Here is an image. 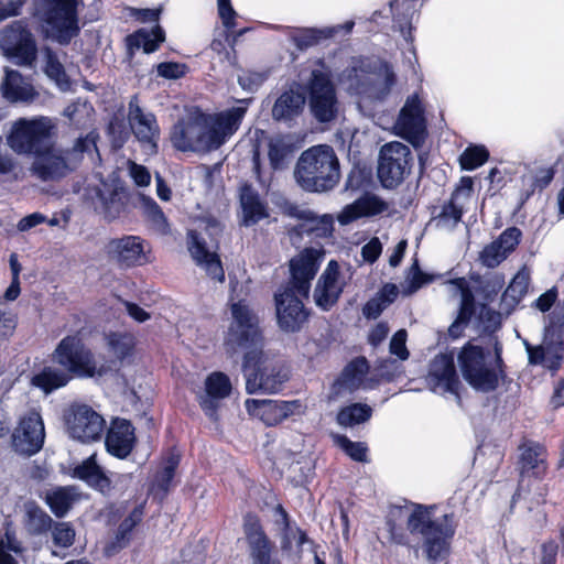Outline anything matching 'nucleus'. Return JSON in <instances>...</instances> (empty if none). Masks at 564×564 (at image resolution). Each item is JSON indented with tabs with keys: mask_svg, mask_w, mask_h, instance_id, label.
<instances>
[{
	"mask_svg": "<svg viewBox=\"0 0 564 564\" xmlns=\"http://www.w3.org/2000/svg\"><path fill=\"white\" fill-rule=\"evenodd\" d=\"M109 257L123 267L141 265L148 261V246L138 236L112 239L107 245Z\"/></svg>",
	"mask_w": 564,
	"mask_h": 564,
	"instance_id": "21",
	"label": "nucleus"
},
{
	"mask_svg": "<svg viewBox=\"0 0 564 564\" xmlns=\"http://www.w3.org/2000/svg\"><path fill=\"white\" fill-rule=\"evenodd\" d=\"M406 332L405 329L398 330L390 341V352L398 356L401 360H405L409 357V351L405 346Z\"/></svg>",
	"mask_w": 564,
	"mask_h": 564,
	"instance_id": "61",
	"label": "nucleus"
},
{
	"mask_svg": "<svg viewBox=\"0 0 564 564\" xmlns=\"http://www.w3.org/2000/svg\"><path fill=\"white\" fill-rule=\"evenodd\" d=\"M97 455L93 454L72 469V477L87 482L89 486L101 492L110 489V478L105 474L101 466L97 463Z\"/></svg>",
	"mask_w": 564,
	"mask_h": 564,
	"instance_id": "32",
	"label": "nucleus"
},
{
	"mask_svg": "<svg viewBox=\"0 0 564 564\" xmlns=\"http://www.w3.org/2000/svg\"><path fill=\"white\" fill-rule=\"evenodd\" d=\"M51 535L56 547L67 549L74 544L76 532L69 522H54L51 528Z\"/></svg>",
	"mask_w": 564,
	"mask_h": 564,
	"instance_id": "50",
	"label": "nucleus"
},
{
	"mask_svg": "<svg viewBox=\"0 0 564 564\" xmlns=\"http://www.w3.org/2000/svg\"><path fill=\"white\" fill-rule=\"evenodd\" d=\"M45 430L41 415L30 412L22 416L11 434V445L20 455L32 456L41 451L44 444Z\"/></svg>",
	"mask_w": 564,
	"mask_h": 564,
	"instance_id": "19",
	"label": "nucleus"
},
{
	"mask_svg": "<svg viewBox=\"0 0 564 564\" xmlns=\"http://www.w3.org/2000/svg\"><path fill=\"white\" fill-rule=\"evenodd\" d=\"M56 133V124L52 118H20L12 122L7 134L8 147L20 155H35L47 145Z\"/></svg>",
	"mask_w": 564,
	"mask_h": 564,
	"instance_id": "9",
	"label": "nucleus"
},
{
	"mask_svg": "<svg viewBox=\"0 0 564 564\" xmlns=\"http://www.w3.org/2000/svg\"><path fill=\"white\" fill-rule=\"evenodd\" d=\"M187 248L197 265L218 282H224L225 273L217 253L206 245L200 234L189 230L187 234Z\"/></svg>",
	"mask_w": 564,
	"mask_h": 564,
	"instance_id": "25",
	"label": "nucleus"
},
{
	"mask_svg": "<svg viewBox=\"0 0 564 564\" xmlns=\"http://www.w3.org/2000/svg\"><path fill=\"white\" fill-rule=\"evenodd\" d=\"M141 203L143 212L152 223L153 227L161 234H166L169 230V224L160 206L153 198L147 196L141 197Z\"/></svg>",
	"mask_w": 564,
	"mask_h": 564,
	"instance_id": "49",
	"label": "nucleus"
},
{
	"mask_svg": "<svg viewBox=\"0 0 564 564\" xmlns=\"http://www.w3.org/2000/svg\"><path fill=\"white\" fill-rule=\"evenodd\" d=\"M464 379L481 392H490L498 387L502 375L500 348L496 344L495 351L467 343L457 356Z\"/></svg>",
	"mask_w": 564,
	"mask_h": 564,
	"instance_id": "7",
	"label": "nucleus"
},
{
	"mask_svg": "<svg viewBox=\"0 0 564 564\" xmlns=\"http://www.w3.org/2000/svg\"><path fill=\"white\" fill-rule=\"evenodd\" d=\"M310 108L319 122L334 120L338 112V101L329 75L322 69H314L308 82Z\"/></svg>",
	"mask_w": 564,
	"mask_h": 564,
	"instance_id": "16",
	"label": "nucleus"
},
{
	"mask_svg": "<svg viewBox=\"0 0 564 564\" xmlns=\"http://www.w3.org/2000/svg\"><path fill=\"white\" fill-rule=\"evenodd\" d=\"M107 451L118 457L126 458L135 445V434L132 424L124 419H115L106 435Z\"/></svg>",
	"mask_w": 564,
	"mask_h": 564,
	"instance_id": "29",
	"label": "nucleus"
},
{
	"mask_svg": "<svg viewBox=\"0 0 564 564\" xmlns=\"http://www.w3.org/2000/svg\"><path fill=\"white\" fill-rule=\"evenodd\" d=\"M335 443L354 460L367 462V446L361 442H352L345 435H336Z\"/></svg>",
	"mask_w": 564,
	"mask_h": 564,
	"instance_id": "53",
	"label": "nucleus"
},
{
	"mask_svg": "<svg viewBox=\"0 0 564 564\" xmlns=\"http://www.w3.org/2000/svg\"><path fill=\"white\" fill-rule=\"evenodd\" d=\"M242 529L252 564H282L276 555L274 542L267 535L257 516L246 514Z\"/></svg>",
	"mask_w": 564,
	"mask_h": 564,
	"instance_id": "18",
	"label": "nucleus"
},
{
	"mask_svg": "<svg viewBox=\"0 0 564 564\" xmlns=\"http://www.w3.org/2000/svg\"><path fill=\"white\" fill-rule=\"evenodd\" d=\"M242 368L246 377V390L250 394L278 393L289 379L288 371L282 366L267 362L263 348L259 357L248 364L247 357L243 355Z\"/></svg>",
	"mask_w": 564,
	"mask_h": 564,
	"instance_id": "12",
	"label": "nucleus"
},
{
	"mask_svg": "<svg viewBox=\"0 0 564 564\" xmlns=\"http://www.w3.org/2000/svg\"><path fill=\"white\" fill-rule=\"evenodd\" d=\"M463 204L452 199L443 205L440 214L433 218V223L437 229L451 231L462 219Z\"/></svg>",
	"mask_w": 564,
	"mask_h": 564,
	"instance_id": "42",
	"label": "nucleus"
},
{
	"mask_svg": "<svg viewBox=\"0 0 564 564\" xmlns=\"http://www.w3.org/2000/svg\"><path fill=\"white\" fill-rule=\"evenodd\" d=\"M294 177L306 192L323 193L334 188L340 172L333 148L319 144L305 150L296 163Z\"/></svg>",
	"mask_w": 564,
	"mask_h": 564,
	"instance_id": "4",
	"label": "nucleus"
},
{
	"mask_svg": "<svg viewBox=\"0 0 564 564\" xmlns=\"http://www.w3.org/2000/svg\"><path fill=\"white\" fill-rule=\"evenodd\" d=\"M489 158V152L484 145L468 147L460 155L459 162L464 170L473 171L481 166Z\"/></svg>",
	"mask_w": 564,
	"mask_h": 564,
	"instance_id": "51",
	"label": "nucleus"
},
{
	"mask_svg": "<svg viewBox=\"0 0 564 564\" xmlns=\"http://www.w3.org/2000/svg\"><path fill=\"white\" fill-rule=\"evenodd\" d=\"M45 74L53 79L62 89H66L69 85L63 65L51 51L46 52V61L44 67Z\"/></svg>",
	"mask_w": 564,
	"mask_h": 564,
	"instance_id": "54",
	"label": "nucleus"
},
{
	"mask_svg": "<svg viewBox=\"0 0 564 564\" xmlns=\"http://www.w3.org/2000/svg\"><path fill=\"white\" fill-rule=\"evenodd\" d=\"M446 285L451 295L459 299L458 316L448 328L449 336L458 338L474 313L475 299L467 281L464 278L451 280Z\"/></svg>",
	"mask_w": 564,
	"mask_h": 564,
	"instance_id": "27",
	"label": "nucleus"
},
{
	"mask_svg": "<svg viewBox=\"0 0 564 564\" xmlns=\"http://www.w3.org/2000/svg\"><path fill=\"white\" fill-rule=\"evenodd\" d=\"M521 451V480L518 491L519 497L524 495L525 477L531 475L538 477L546 469V452L542 445L536 443H528L522 446Z\"/></svg>",
	"mask_w": 564,
	"mask_h": 564,
	"instance_id": "30",
	"label": "nucleus"
},
{
	"mask_svg": "<svg viewBox=\"0 0 564 564\" xmlns=\"http://www.w3.org/2000/svg\"><path fill=\"white\" fill-rule=\"evenodd\" d=\"M521 230L517 227L507 228L480 252V261L487 268H496L514 251L521 239Z\"/></svg>",
	"mask_w": 564,
	"mask_h": 564,
	"instance_id": "26",
	"label": "nucleus"
},
{
	"mask_svg": "<svg viewBox=\"0 0 564 564\" xmlns=\"http://www.w3.org/2000/svg\"><path fill=\"white\" fill-rule=\"evenodd\" d=\"M305 97L299 90L284 91L272 107V118L276 121H289L300 116L304 109Z\"/></svg>",
	"mask_w": 564,
	"mask_h": 564,
	"instance_id": "36",
	"label": "nucleus"
},
{
	"mask_svg": "<svg viewBox=\"0 0 564 564\" xmlns=\"http://www.w3.org/2000/svg\"><path fill=\"white\" fill-rule=\"evenodd\" d=\"M205 389L208 394L224 399L230 393V380L223 372H213L205 381Z\"/></svg>",
	"mask_w": 564,
	"mask_h": 564,
	"instance_id": "52",
	"label": "nucleus"
},
{
	"mask_svg": "<svg viewBox=\"0 0 564 564\" xmlns=\"http://www.w3.org/2000/svg\"><path fill=\"white\" fill-rule=\"evenodd\" d=\"M300 217L308 223L306 231L314 234L316 237H328L332 235L334 220L330 215L318 216L311 210H303Z\"/></svg>",
	"mask_w": 564,
	"mask_h": 564,
	"instance_id": "46",
	"label": "nucleus"
},
{
	"mask_svg": "<svg viewBox=\"0 0 564 564\" xmlns=\"http://www.w3.org/2000/svg\"><path fill=\"white\" fill-rule=\"evenodd\" d=\"M268 159L272 171L288 167L294 153V147L289 135L274 134L268 138Z\"/></svg>",
	"mask_w": 564,
	"mask_h": 564,
	"instance_id": "35",
	"label": "nucleus"
},
{
	"mask_svg": "<svg viewBox=\"0 0 564 564\" xmlns=\"http://www.w3.org/2000/svg\"><path fill=\"white\" fill-rule=\"evenodd\" d=\"M344 286L345 280L339 271V265L337 261L330 260L314 291L316 305L324 311L329 310L338 301Z\"/></svg>",
	"mask_w": 564,
	"mask_h": 564,
	"instance_id": "23",
	"label": "nucleus"
},
{
	"mask_svg": "<svg viewBox=\"0 0 564 564\" xmlns=\"http://www.w3.org/2000/svg\"><path fill=\"white\" fill-rule=\"evenodd\" d=\"M177 465L178 457L171 455L167 458L163 469L160 473H158L155 477V485L163 491H167L170 489Z\"/></svg>",
	"mask_w": 564,
	"mask_h": 564,
	"instance_id": "56",
	"label": "nucleus"
},
{
	"mask_svg": "<svg viewBox=\"0 0 564 564\" xmlns=\"http://www.w3.org/2000/svg\"><path fill=\"white\" fill-rule=\"evenodd\" d=\"M64 423L68 435L83 443L99 440L105 429L104 417L83 403H73L64 411Z\"/></svg>",
	"mask_w": 564,
	"mask_h": 564,
	"instance_id": "15",
	"label": "nucleus"
},
{
	"mask_svg": "<svg viewBox=\"0 0 564 564\" xmlns=\"http://www.w3.org/2000/svg\"><path fill=\"white\" fill-rule=\"evenodd\" d=\"M390 205L376 194L367 193L346 205L337 216L340 225H348L362 217H373L388 213Z\"/></svg>",
	"mask_w": 564,
	"mask_h": 564,
	"instance_id": "28",
	"label": "nucleus"
},
{
	"mask_svg": "<svg viewBox=\"0 0 564 564\" xmlns=\"http://www.w3.org/2000/svg\"><path fill=\"white\" fill-rule=\"evenodd\" d=\"M252 163H253V173L256 174L258 182L263 187H268L272 180V173L262 169L261 162H260V153H259L258 148H256L253 150Z\"/></svg>",
	"mask_w": 564,
	"mask_h": 564,
	"instance_id": "64",
	"label": "nucleus"
},
{
	"mask_svg": "<svg viewBox=\"0 0 564 564\" xmlns=\"http://www.w3.org/2000/svg\"><path fill=\"white\" fill-rule=\"evenodd\" d=\"M368 371L369 365L366 358L359 357L354 359L344 368L340 377L336 380L334 384L336 392H352L361 388H368L366 381Z\"/></svg>",
	"mask_w": 564,
	"mask_h": 564,
	"instance_id": "31",
	"label": "nucleus"
},
{
	"mask_svg": "<svg viewBox=\"0 0 564 564\" xmlns=\"http://www.w3.org/2000/svg\"><path fill=\"white\" fill-rule=\"evenodd\" d=\"M109 350L118 358L130 355L134 346V337L129 333H110L106 337Z\"/></svg>",
	"mask_w": 564,
	"mask_h": 564,
	"instance_id": "47",
	"label": "nucleus"
},
{
	"mask_svg": "<svg viewBox=\"0 0 564 564\" xmlns=\"http://www.w3.org/2000/svg\"><path fill=\"white\" fill-rule=\"evenodd\" d=\"M347 89L364 100H381L394 84V74L387 63L375 61L359 68H351L346 77Z\"/></svg>",
	"mask_w": 564,
	"mask_h": 564,
	"instance_id": "11",
	"label": "nucleus"
},
{
	"mask_svg": "<svg viewBox=\"0 0 564 564\" xmlns=\"http://www.w3.org/2000/svg\"><path fill=\"white\" fill-rule=\"evenodd\" d=\"M143 517V507H135L131 513L120 523L118 528V540H123L127 534H129L132 529L142 520Z\"/></svg>",
	"mask_w": 564,
	"mask_h": 564,
	"instance_id": "57",
	"label": "nucleus"
},
{
	"mask_svg": "<svg viewBox=\"0 0 564 564\" xmlns=\"http://www.w3.org/2000/svg\"><path fill=\"white\" fill-rule=\"evenodd\" d=\"M53 359L69 376L78 378L102 377L109 370L106 364L96 360L93 351L76 335L66 336L59 341L53 354Z\"/></svg>",
	"mask_w": 564,
	"mask_h": 564,
	"instance_id": "10",
	"label": "nucleus"
},
{
	"mask_svg": "<svg viewBox=\"0 0 564 564\" xmlns=\"http://www.w3.org/2000/svg\"><path fill=\"white\" fill-rule=\"evenodd\" d=\"M434 279L433 275L424 273L420 270L417 263L415 262L410 270V274L406 278L405 286L403 289L404 293L413 294L423 285L432 282Z\"/></svg>",
	"mask_w": 564,
	"mask_h": 564,
	"instance_id": "55",
	"label": "nucleus"
},
{
	"mask_svg": "<svg viewBox=\"0 0 564 564\" xmlns=\"http://www.w3.org/2000/svg\"><path fill=\"white\" fill-rule=\"evenodd\" d=\"M332 29H301L292 34V41L300 48L304 50L318 43L321 39L333 35Z\"/></svg>",
	"mask_w": 564,
	"mask_h": 564,
	"instance_id": "48",
	"label": "nucleus"
},
{
	"mask_svg": "<svg viewBox=\"0 0 564 564\" xmlns=\"http://www.w3.org/2000/svg\"><path fill=\"white\" fill-rule=\"evenodd\" d=\"M77 0H34V17L44 35L68 44L79 32Z\"/></svg>",
	"mask_w": 564,
	"mask_h": 564,
	"instance_id": "8",
	"label": "nucleus"
},
{
	"mask_svg": "<svg viewBox=\"0 0 564 564\" xmlns=\"http://www.w3.org/2000/svg\"><path fill=\"white\" fill-rule=\"evenodd\" d=\"M217 4L218 14L223 21L224 26L228 30L232 29L236 25L235 18L237 13L230 3V0H217Z\"/></svg>",
	"mask_w": 564,
	"mask_h": 564,
	"instance_id": "62",
	"label": "nucleus"
},
{
	"mask_svg": "<svg viewBox=\"0 0 564 564\" xmlns=\"http://www.w3.org/2000/svg\"><path fill=\"white\" fill-rule=\"evenodd\" d=\"M412 154L408 145L393 141L381 147L378 156L377 175L386 188H394L410 174Z\"/></svg>",
	"mask_w": 564,
	"mask_h": 564,
	"instance_id": "13",
	"label": "nucleus"
},
{
	"mask_svg": "<svg viewBox=\"0 0 564 564\" xmlns=\"http://www.w3.org/2000/svg\"><path fill=\"white\" fill-rule=\"evenodd\" d=\"M434 507L413 505L411 508L397 509L406 518V529L412 535L423 539L427 558L438 562L446 557L449 551V541L455 533L452 514L441 518L433 517Z\"/></svg>",
	"mask_w": 564,
	"mask_h": 564,
	"instance_id": "3",
	"label": "nucleus"
},
{
	"mask_svg": "<svg viewBox=\"0 0 564 564\" xmlns=\"http://www.w3.org/2000/svg\"><path fill=\"white\" fill-rule=\"evenodd\" d=\"M394 128L399 135L412 143H416L423 139L425 133V120L423 107L417 96H412L406 99Z\"/></svg>",
	"mask_w": 564,
	"mask_h": 564,
	"instance_id": "22",
	"label": "nucleus"
},
{
	"mask_svg": "<svg viewBox=\"0 0 564 564\" xmlns=\"http://www.w3.org/2000/svg\"><path fill=\"white\" fill-rule=\"evenodd\" d=\"M240 206L242 209V221L251 226L268 216L267 204L260 198L258 192L251 185L245 184L240 187Z\"/></svg>",
	"mask_w": 564,
	"mask_h": 564,
	"instance_id": "33",
	"label": "nucleus"
},
{
	"mask_svg": "<svg viewBox=\"0 0 564 564\" xmlns=\"http://www.w3.org/2000/svg\"><path fill=\"white\" fill-rule=\"evenodd\" d=\"M23 551L21 542L9 527L0 534V564H18L15 555Z\"/></svg>",
	"mask_w": 564,
	"mask_h": 564,
	"instance_id": "44",
	"label": "nucleus"
},
{
	"mask_svg": "<svg viewBox=\"0 0 564 564\" xmlns=\"http://www.w3.org/2000/svg\"><path fill=\"white\" fill-rule=\"evenodd\" d=\"M127 118L130 130L143 151L150 155L155 154L160 139V127L155 116L140 106L137 96L131 97L129 101Z\"/></svg>",
	"mask_w": 564,
	"mask_h": 564,
	"instance_id": "17",
	"label": "nucleus"
},
{
	"mask_svg": "<svg viewBox=\"0 0 564 564\" xmlns=\"http://www.w3.org/2000/svg\"><path fill=\"white\" fill-rule=\"evenodd\" d=\"M247 411L259 417L267 425H276L283 421L280 401L248 399L245 402Z\"/></svg>",
	"mask_w": 564,
	"mask_h": 564,
	"instance_id": "39",
	"label": "nucleus"
},
{
	"mask_svg": "<svg viewBox=\"0 0 564 564\" xmlns=\"http://www.w3.org/2000/svg\"><path fill=\"white\" fill-rule=\"evenodd\" d=\"M230 313L231 322L224 341L225 350L230 357L242 352L248 364L259 357L264 346L259 318L246 300L235 301L231 297Z\"/></svg>",
	"mask_w": 564,
	"mask_h": 564,
	"instance_id": "5",
	"label": "nucleus"
},
{
	"mask_svg": "<svg viewBox=\"0 0 564 564\" xmlns=\"http://www.w3.org/2000/svg\"><path fill=\"white\" fill-rule=\"evenodd\" d=\"M186 65L175 62H165L158 65V74L167 79H178L186 73Z\"/></svg>",
	"mask_w": 564,
	"mask_h": 564,
	"instance_id": "58",
	"label": "nucleus"
},
{
	"mask_svg": "<svg viewBox=\"0 0 564 564\" xmlns=\"http://www.w3.org/2000/svg\"><path fill=\"white\" fill-rule=\"evenodd\" d=\"M249 99L215 115L199 113L177 122L172 130L171 141L181 151L209 152L218 149L239 128Z\"/></svg>",
	"mask_w": 564,
	"mask_h": 564,
	"instance_id": "1",
	"label": "nucleus"
},
{
	"mask_svg": "<svg viewBox=\"0 0 564 564\" xmlns=\"http://www.w3.org/2000/svg\"><path fill=\"white\" fill-rule=\"evenodd\" d=\"M382 252V243L379 238H371L361 248V257L366 262L373 263Z\"/></svg>",
	"mask_w": 564,
	"mask_h": 564,
	"instance_id": "63",
	"label": "nucleus"
},
{
	"mask_svg": "<svg viewBox=\"0 0 564 564\" xmlns=\"http://www.w3.org/2000/svg\"><path fill=\"white\" fill-rule=\"evenodd\" d=\"M45 501L57 518H63L72 508L75 495L68 488H58L47 492Z\"/></svg>",
	"mask_w": 564,
	"mask_h": 564,
	"instance_id": "45",
	"label": "nucleus"
},
{
	"mask_svg": "<svg viewBox=\"0 0 564 564\" xmlns=\"http://www.w3.org/2000/svg\"><path fill=\"white\" fill-rule=\"evenodd\" d=\"M0 50L22 66H32L37 56L34 36L21 20L12 22L0 32Z\"/></svg>",
	"mask_w": 564,
	"mask_h": 564,
	"instance_id": "14",
	"label": "nucleus"
},
{
	"mask_svg": "<svg viewBox=\"0 0 564 564\" xmlns=\"http://www.w3.org/2000/svg\"><path fill=\"white\" fill-rule=\"evenodd\" d=\"M128 171L129 175L135 183V185L143 187L149 186L151 183V174L149 170L140 164H137L135 162L129 161L128 163Z\"/></svg>",
	"mask_w": 564,
	"mask_h": 564,
	"instance_id": "59",
	"label": "nucleus"
},
{
	"mask_svg": "<svg viewBox=\"0 0 564 564\" xmlns=\"http://www.w3.org/2000/svg\"><path fill=\"white\" fill-rule=\"evenodd\" d=\"M23 524L30 535L39 536L47 533L53 519L35 502L24 503Z\"/></svg>",
	"mask_w": 564,
	"mask_h": 564,
	"instance_id": "38",
	"label": "nucleus"
},
{
	"mask_svg": "<svg viewBox=\"0 0 564 564\" xmlns=\"http://www.w3.org/2000/svg\"><path fill=\"white\" fill-rule=\"evenodd\" d=\"M426 383L435 393L449 392L458 397L460 381L452 355L441 354L434 357L430 364Z\"/></svg>",
	"mask_w": 564,
	"mask_h": 564,
	"instance_id": "20",
	"label": "nucleus"
},
{
	"mask_svg": "<svg viewBox=\"0 0 564 564\" xmlns=\"http://www.w3.org/2000/svg\"><path fill=\"white\" fill-rule=\"evenodd\" d=\"M96 149V139L93 134L78 138L72 149L56 148L52 141L39 151L30 166L32 175L43 182L65 177L74 171L83 160L85 152Z\"/></svg>",
	"mask_w": 564,
	"mask_h": 564,
	"instance_id": "6",
	"label": "nucleus"
},
{
	"mask_svg": "<svg viewBox=\"0 0 564 564\" xmlns=\"http://www.w3.org/2000/svg\"><path fill=\"white\" fill-rule=\"evenodd\" d=\"M72 376L65 369L45 367L40 373L33 377L32 383L46 393L62 388L68 383Z\"/></svg>",
	"mask_w": 564,
	"mask_h": 564,
	"instance_id": "40",
	"label": "nucleus"
},
{
	"mask_svg": "<svg viewBox=\"0 0 564 564\" xmlns=\"http://www.w3.org/2000/svg\"><path fill=\"white\" fill-rule=\"evenodd\" d=\"M372 409L367 404L354 403L343 408L337 414V423L345 427L361 424L371 417Z\"/></svg>",
	"mask_w": 564,
	"mask_h": 564,
	"instance_id": "43",
	"label": "nucleus"
},
{
	"mask_svg": "<svg viewBox=\"0 0 564 564\" xmlns=\"http://www.w3.org/2000/svg\"><path fill=\"white\" fill-rule=\"evenodd\" d=\"M265 80V75L258 72H245L238 77V83L242 89L254 91Z\"/></svg>",
	"mask_w": 564,
	"mask_h": 564,
	"instance_id": "60",
	"label": "nucleus"
},
{
	"mask_svg": "<svg viewBox=\"0 0 564 564\" xmlns=\"http://www.w3.org/2000/svg\"><path fill=\"white\" fill-rule=\"evenodd\" d=\"M319 259V251L305 249L290 261L291 279L274 295L278 324L284 332L300 330L307 319L302 300L308 296Z\"/></svg>",
	"mask_w": 564,
	"mask_h": 564,
	"instance_id": "2",
	"label": "nucleus"
},
{
	"mask_svg": "<svg viewBox=\"0 0 564 564\" xmlns=\"http://www.w3.org/2000/svg\"><path fill=\"white\" fill-rule=\"evenodd\" d=\"M3 97L11 101H31L36 93L32 84L17 70H7L1 84Z\"/></svg>",
	"mask_w": 564,
	"mask_h": 564,
	"instance_id": "34",
	"label": "nucleus"
},
{
	"mask_svg": "<svg viewBox=\"0 0 564 564\" xmlns=\"http://www.w3.org/2000/svg\"><path fill=\"white\" fill-rule=\"evenodd\" d=\"M531 365H543L550 369H556L562 359L561 336L553 327H546L543 340L538 346H532L528 340L523 341Z\"/></svg>",
	"mask_w": 564,
	"mask_h": 564,
	"instance_id": "24",
	"label": "nucleus"
},
{
	"mask_svg": "<svg viewBox=\"0 0 564 564\" xmlns=\"http://www.w3.org/2000/svg\"><path fill=\"white\" fill-rule=\"evenodd\" d=\"M530 284V272L523 268L509 283L500 301V311L510 314L527 294Z\"/></svg>",
	"mask_w": 564,
	"mask_h": 564,
	"instance_id": "37",
	"label": "nucleus"
},
{
	"mask_svg": "<svg viewBox=\"0 0 564 564\" xmlns=\"http://www.w3.org/2000/svg\"><path fill=\"white\" fill-rule=\"evenodd\" d=\"M164 31L159 25L154 26L152 30L141 29L129 37L131 46L142 48L145 53L156 51L160 43L164 42Z\"/></svg>",
	"mask_w": 564,
	"mask_h": 564,
	"instance_id": "41",
	"label": "nucleus"
}]
</instances>
